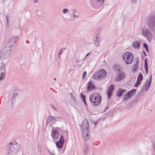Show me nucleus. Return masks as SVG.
Segmentation results:
<instances>
[{
  "mask_svg": "<svg viewBox=\"0 0 155 155\" xmlns=\"http://www.w3.org/2000/svg\"><path fill=\"white\" fill-rule=\"evenodd\" d=\"M121 67L119 65H116L114 66L115 69L119 72L120 71Z\"/></svg>",
  "mask_w": 155,
  "mask_h": 155,
  "instance_id": "nucleus-26",
  "label": "nucleus"
},
{
  "mask_svg": "<svg viewBox=\"0 0 155 155\" xmlns=\"http://www.w3.org/2000/svg\"><path fill=\"white\" fill-rule=\"evenodd\" d=\"M80 96L81 97V98H82V99L83 100V101H84V102H85V96L83 94V93H81V94Z\"/></svg>",
  "mask_w": 155,
  "mask_h": 155,
  "instance_id": "nucleus-28",
  "label": "nucleus"
},
{
  "mask_svg": "<svg viewBox=\"0 0 155 155\" xmlns=\"http://www.w3.org/2000/svg\"><path fill=\"white\" fill-rule=\"evenodd\" d=\"M12 53L11 48L5 47L2 48L0 51V58L1 59H6L9 58Z\"/></svg>",
  "mask_w": 155,
  "mask_h": 155,
  "instance_id": "nucleus-3",
  "label": "nucleus"
},
{
  "mask_svg": "<svg viewBox=\"0 0 155 155\" xmlns=\"http://www.w3.org/2000/svg\"><path fill=\"white\" fill-rule=\"evenodd\" d=\"M82 136L85 141L87 140L90 138L89 123L87 119L83 120L81 127Z\"/></svg>",
  "mask_w": 155,
  "mask_h": 155,
  "instance_id": "nucleus-1",
  "label": "nucleus"
},
{
  "mask_svg": "<svg viewBox=\"0 0 155 155\" xmlns=\"http://www.w3.org/2000/svg\"><path fill=\"white\" fill-rule=\"evenodd\" d=\"M104 0H97V2H100L101 4L103 5L104 2Z\"/></svg>",
  "mask_w": 155,
  "mask_h": 155,
  "instance_id": "nucleus-33",
  "label": "nucleus"
},
{
  "mask_svg": "<svg viewBox=\"0 0 155 155\" xmlns=\"http://www.w3.org/2000/svg\"><path fill=\"white\" fill-rule=\"evenodd\" d=\"M97 122H94V125L95 126L96 125V124H97Z\"/></svg>",
  "mask_w": 155,
  "mask_h": 155,
  "instance_id": "nucleus-41",
  "label": "nucleus"
},
{
  "mask_svg": "<svg viewBox=\"0 0 155 155\" xmlns=\"http://www.w3.org/2000/svg\"><path fill=\"white\" fill-rule=\"evenodd\" d=\"M106 71L104 69H101L93 75L92 78L97 80H101L106 77Z\"/></svg>",
  "mask_w": 155,
  "mask_h": 155,
  "instance_id": "nucleus-4",
  "label": "nucleus"
},
{
  "mask_svg": "<svg viewBox=\"0 0 155 155\" xmlns=\"http://www.w3.org/2000/svg\"><path fill=\"white\" fill-rule=\"evenodd\" d=\"M62 51L61 50H60V51H59V53H58V57L59 58L60 57V55L62 53Z\"/></svg>",
  "mask_w": 155,
  "mask_h": 155,
  "instance_id": "nucleus-35",
  "label": "nucleus"
},
{
  "mask_svg": "<svg viewBox=\"0 0 155 155\" xmlns=\"http://www.w3.org/2000/svg\"><path fill=\"white\" fill-rule=\"evenodd\" d=\"M152 75H151L149 77V81H148V80H147L146 82L145 83V90L146 91H147L149 87L150 86V85L151 83V80H152Z\"/></svg>",
  "mask_w": 155,
  "mask_h": 155,
  "instance_id": "nucleus-16",
  "label": "nucleus"
},
{
  "mask_svg": "<svg viewBox=\"0 0 155 155\" xmlns=\"http://www.w3.org/2000/svg\"><path fill=\"white\" fill-rule=\"evenodd\" d=\"M64 138L62 135H61L59 140L56 143L57 147L60 149H61L64 144Z\"/></svg>",
  "mask_w": 155,
  "mask_h": 155,
  "instance_id": "nucleus-14",
  "label": "nucleus"
},
{
  "mask_svg": "<svg viewBox=\"0 0 155 155\" xmlns=\"http://www.w3.org/2000/svg\"><path fill=\"white\" fill-rule=\"evenodd\" d=\"M143 46L145 48L147 51H148V47L147 46V45L146 43H144L143 44Z\"/></svg>",
  "mask_w": 155,
  "mask_h": 155,
  "instance_id": "nucleus-34",
  "label": "nucleus"
},
{
  "mask_svg": "<svg viewBox=\"0 0 155 155\" xmlns=\"http://www.w3.org/2000/svg\"><path fill=\"white\" fill-rule=\"evenodd\" d=\"M56 118L55 117L50 115L48 117L47 122L48 123L52 124L56 121Z\"/></svg>",
  "mask_w": 155,
  "mask_h": 155,
  "instance_id": "nucleus-18",
  "label": "nucleus"
},
{
  "mask_svg": "<svg viewBox=\"0 0 155 155\" xmlns=\"http://www.w3.org/2000/svg\"><path fill=\"white\" fill-rule=\"evenodd\" d=\"M138 68L137 65V64H135L133 66V71L136 72L137 71Z\"/></svg>",
  "mask_w": 155,
  "mask_h": 155,
  "instance_id": "nucleus-27",
  "label": "nucleus"
},
{
  "mask_svg": "<svg viewBox=\"0 0 155 155\" xmlns=\"http://www.w3.org/2000/svg\"><path fill=\"white\" fill-rule=\"evenodd\" d=\"M147 24L150 28L152 30H155V16L152 15L150 17L147 21Z\"/></svg>",
  "mask_w": 155,
  "mask_h": 155,
  "instance_id": "nucleus-8",
  "label": "nucleus"
},
{
  "mask_svg": "<svg viewBox=\"0 0 155 155\" xmlns=\"http://www.w3.org/2000/svg\"><path fill=\"white\" fill-rule=\"evenodd\" d=\"M141 34L143 36L148 40L149 42H151L152 35L150 33L148 29L146 28L142 29L141 30Z\"/></svg>",
  "mask_w": 155,
  "mask_h": 155,
  "instance_id": "nucleus-7",
  "label": "nucleus"
},
{
  "mask_svg": "<svg viewBox=\"0 0 155 155\" xmlns=\"http://www.w3.org/2000/svg\"><path fill=\"white\" fill-rule=\"evenodd\" d=\"M89 54V53H88L86 55V57H87Z\"/></svg>",
  "mask_w": 155,
  "mask_h": 155,
  "instance_id": "nucleus-43",
  "label": "nucleus"
},
{
  "mask_svg": "<svg viewBox=\"0 0 155 155\" xmlns=\"http://www.w3.org/2000/svg\"><path fill=\"white\" fill-rule=\"evenodd\" d=\"M5 77V74L4 72H1L0 81H2Z\"/></svg>",
  "mask_w": 155,
  "mask_h": 155,
  "instance_id": "nucleus-24",
  "label": "nucleus"
},
{
  "mask_svg": "<svg viewBox=\"0 0 155 155\" xmlns=\"http://www.w3.org/2000/svg\"><path fill=\"white\" fill-rule=\"evenodd\" d=\"M122 58L123 61L127 65L131 64L134 60L133 55L129 52L124 53L122 56Z\"/></svg>",
  "mask_w": 155,
  "mask_h": 155,
  "instance_id": "nucleus-5",
  "label": "nucleus"
},
{
  "mask_svg": "<svg viewBox=\"0 0 155 155\" xmlns=\"http://www.w3.org/2000/svg\"><path fill=\"white\" fill-rule=\"evenodd\" d=\"M5 64H2L0 67L1 72H4L5 71Z\"/></svg>",
  "mask_w": 155,
  "mask_h": 155,
  "instance_id": "nucleus-23",
  "label": "nucleus"
},
{
  "mask_svg": "<svg viewBox=\"0 0 155 155\" xmlns=\"http://www.w3.org/2000/svg\"><path fill=\"white\" fill-rule=\"evenodd\" d=\"M84 102L85 104V105H87V103H86V101L85 100V102Z\"/></svg>",
  "mask_w": 155,
  "mask_h": 155,
  "instance_id": "nucleus-42",
  "label": "nucleus"
},
{
  "mask_svg": "<svg viewBox=\"0 0 155 155\" xmlns=\"http://www.w3.org/2000/svg\"><path fill=\"white\" fill-rule=\"evenodd\" d=\"M5 17H6V19L7 21V22H8V17L7 16H6Z\"/></svg>",
  "mask_w": 155,
  "mask_h": 155,
  "instance_id": "nucleus-38",
  "label": "nucleus"
},
{
  "mask_svg": "<svg viewBox=\"0 0 155 155\" xmlns=\"http://www.w3.org/2000/svg\"><path fill=\"white\" fill-rule=\"evenodd\" d=\"M56 78H54V80H56Z\"/></svg>",
  "mask_w": 155,
  "mask_h": 155,
  "instance_id": "nucleus-44",
  "label": "nucleus"
},
{
  "mask_svg": "<svg viewBox=\"0 0 155 155\" xmlns=\"http://www.w3.org/2000/svg\"><path fill=\"white\" fill-rule=\"evenodd\" d=\"M48 151L49 152L50 154L51 155H55V154L54 151L52 149L48 150Z\"/></svg>",
  "mask_w": 155,
  "mask_h": 155,
  "instance_id": "nucleus-29",
  "label": "nucleus"
},
{
  "mask_svg": "<svg viewBox=\"0 0 155 155\" xmlns=\"http://www.w3.org/2000/svg\"><path fill=\"white\" fill-rule=\"evenodd\" d=\"M140 43L137 41H135L133 42V47L137 49H139L140 48Z\"/></svg>",
  "mask_w": 155,
  "mask_h": 155,
  "instance_id": "nucleus-20",
  "label": "nucleus"
},
{
  "mask_svg": "<svg viewBox=\"0 0 155 155\" xmlns=\"http://www.w3.org/2000/svg\"><path fill=\"white\" fill-rule=\"evenodd\" d=\"M126 90H123L120 89L119 90L118 92L117 93V96L118 97L121 96L122 94L126 92Z\"/></svg>",
  "mask_w": 155,
  "mask_h": 155,
  "instance_id": "nucleus-21",
  "label": "nucleus"
},
{
  "mask_svg": "<svg viewBox=\"0 0 155 155\" xmlns=\"http://www.w3.org/2000/svg\"><path fill=\"white\" fill-rule=\"evenodd\" d=\"M143 80V75L141 73L137 77V81L135 84V86L137 87L140 84L141 81Z\"/></svg>",
  "mask_w": 155,
  "mask_h": 155,
  "instance_id": "nucleus-17",
  "label": "nucleus"
},
{
  "mask_svg": "<svg viewBox=\"0 0 155 155\" xmlns=\"http://www.w3.org/2000/svg\"><path fill=\"white\" fill-rule=\"evenodd\" d=\"M125 77V73L121 71L118 72L116 75L115 80L117 81H119L124 79Z\"/></svg>",
  "mask_w": 155,
  "mask_h": 155,
  "instance_id": "nucleus-12",
  "label": "nucleus"
},
{
  "mask_svg": "<svg viewBox=\"0 0 155 155\" xmlns=\"http://www.w3.org/2000/svg\"><path fill=\"white\" fill-rule=\"evenodd\" d=\"M74 17H76L78 18L79 17V16L78 15H73V17L74 18Z\"/></svg>",
  "mask_w": 155,
  "mask_h": 155,
  "instance_id": "nucleus-37",
  "label": "nucleus"
},
{
  "mask_svg": "<svg viewBox=\"0 0 155 155\" xmlns=\"http://www.w3.org/2000/svg\"><path fill=\"white\" fill-rule=\"evenodd\" d=\"M8 147L11 151L15 153L18 152L20 148L19 145L15 143H10Z\"/></svg>",
  "mask_w": 155,
  "mask_h": 155,
  "instance_id": "nucleus-9",
  "label": "nucleus"
},
{
  "mask_svg": "<svg viewBox=\"0 0 155 155\" xmlns=\"http://www.w3.org/2000/svg\"><path fill=\"white\" fill-rule=\"evenodd\" d=\"M101 95L96 92L92 94L89 97L90 101L91 104L95 106H98L101 104Z\"/></svg>",
  "mask_w": 155,
  "mask_h": 155,
  "instance_id": "nucleus-2",
  "label": "nucleus"
},
{
  "mask_svg": "<svg viewBox=\"0 0 155 155\" xmlns=\"http://www.w3.org/2000/svg\"><path fill=\"white\" fill-rule=\"evenodd\" d=\"M74 100H75V98L74 97Z\"/></svg>",
  "mask_w": 155,
  "mask_h": 155,
  "instance_id": "nucleus-45",
  "label": "nucleus"
},
{
  "mask_svg": "<svg viewBox=\"0 0 155 155\" xmlns=\"http://www.w3.org/2000/svg\"><path fill=\"white\" fill-rule=\"evenodd\" d=\"M86 74L87 72L86 71H84L83 73V75L82 76V78L83 79H84L85 78Z\"/></svg>",
  "mask_w": 155,
  "mask_h": 155,
  "instance_id": "nucleus-32",
  "label": "nucleus"
},
{
  "mask_svg": "<svg viewBox=\"0 0 155 155\" xmlns=\"http://www.w3.org/2000/svg\"><path fill=\"white\" fill-rule=\"evenodd\" d=\"M152 147L153 150H155V142L153 144Z\"/></svg>",
  "mask_w": 155,
  "mask_h": 155,
  "instance_id": "nucleus-36",
  "label": "nucleus"
},
{
  "mask_svg": "<svg viewBox=\"0 0 155 155\" xmlns=\"http://www.w3.org/2000/svg\"><path fill=\"white\" fill-rule=\"evenodd\" d=\"M88 149L87 147L85 148V149L84 150V154L85 155H87L88 152Z\"/></svg>",
  "mask_w": 155,
  "mask_h": 155,
  "instance_id": "nucleus-30",
  "label": "nucleus"
},
{
  "mask_svg": "<svg viewBox=\"0 0 155 155\" xmlns=\"http://www.w3.org/2000/svg\"><path fill=\"white\" fill-rule=\"evenodd\" d=\"M101 38L100 34H97L93 38V41L94 45L97 47L101 46Z\"/></svg>",
  "mask_w": 155,
  "mask_h": 155,
  "instance_id": "nucleus-10",
  "label": "nucleus"
},
{
  "mask_svg": "<svg viewBox=\"0 0 155 155\" xmlns=\"http://www.w3.org/2000/svg\"><path fill=\"white\" fill-rule=\"evenodd\" d=\"M18 94L17 93H15L13 95L11 100V104H12L15 102V99Z\"/></svg>",
  "mask_w": 155,
  "mask_h": 155,
  "instance_id": "nucleus-22",
  "label": "nucleus"
},
{
  "mask_svg": "<svg viewBox=\"0 0 155 155\" xmlns=\"http://www.w3.org/2000/svg\"><path fill=\"white\" fill-rule=\"evenodd\" d=\"M7 155H12V153H9Z\"/></svg>",
  "mask_w": 155,
  "mask_h": 155,
  "instance_id": "nucleus-40",
  "label": "nucleus"
},
{
  "mask_svg": "<svg viewBox=\"0 0 155 155\" xmlns=\"http://www.w3.org/2000/svg\"><path fill=\"white\" fill-rule=\"evenodd\" d=\"M144 67L145 68V71L146 73V74H147V72H148V67H147V60L146 59L145 60Z\"/></svg>",
  "mask_w": 155,
  "mask_h": 155,
  "instance_id": "nucleus-25",
  "label": "nucleus"
},
{
  "mask_svg": "<svg viewBox=\"0 0 155 155\" xmlns=\"http://www.w3.org/2000/svg\"><path fill=\"white\" fill-rule=\"evenodd\" d=\"M51 136L55 140H57L59 136L58 130L56 129H52L51 130Z\"/></svg>",
  "mask_w": 155,
  "mask_h": 155,
  "instance_id": "nucleus-13",
  "label": "nucleus"
},
{
  "mask_svg": "<svg viewBox=\"0 0 155 155\" xmlns=\"http://www.w3.org/2000/svg\"><path fill=\"white\" fill-rule=\"evenodd\" d=\"M132 2L133 3H135L136 2V0H132Z\"/></svg>",
  "mask_w": 155,
  "mask_h": 155,
  "instance_id": "nucleus-39",
  "label": "nucleus"
},
{
  "mask_svg": "<svg viewBox=\"0 0 155 155\" xmlns=\"http://www.w3.org/2000/svg\"><path fill=\"white\" fill-rule=\"evenodd\" d=\"M95 89L94 82L91 81L88 82L87 85V90L88 91H94Z\"/></svg>",
  "mask_w": 155,
  "mask_h": 155,
  "instance_id": "nucleus-15",
  "label": "nucleus"
},
{
  "mask_svg": "<svg viewBox=\"0 0 155 155\" xmlns=\"http://www.w3.org/2000/svg\"><path fill=\"white\" fill-rule=\"evenodd\" d=\"M114 85L113 84L110 85L108 87L107 91V94L108 96V99H109L110 96L112 93V92L114 90Z\"/></svg>",
  "mask_w": 155,
  "mask_h": 155,
  "instance_id": "nucleus-19",
  "label": "nucleus"
},
{
  "mask_svg": "<svg viewBox=\"0 0 155 155\" xmlns=\"http://www.w3.org/2000/svg\"><path fill=\"white\" fill-rule=\"evenodd\" d=\"M68 11V10L67 9L64 8L63 9L62 12L64 14H65Z\"/></svg>",
  "mask_w": 155,
  "mask_h": 155,
  "instance_id": "nucleus-31",
  "label": "nucleus"
},
{
  "mask_svg": "<svg viewBox=\"0 0 155 155\" xmlns=\"http://www.w3.org/2000/svg\"><path fill=\"white\" fill-rule=\"evenodd\" d=\"M136 92V89H133L125 94L123 96V100L124 101H127L128 99L130 98L132 95H133L134 93H135Z\"/></svg>",
  "mask_w": 155,
  "mask_h": 155,
  "instance_id": "nucleus-11",
  "label": "nucleus"
},
{
  "mask_svg": "<svg viewBox=\"0 0 155 155\" xmlns=\"http://www.w3.org/2000/svg\"><path fill=\"white\" fill-rule=\"evenodd\" d=\"M18 38V37L17 36H11L8 39L6 46L8 47H12L16 44Z\"/></svg>",
  "mask_w": 155,
  "mask_h": 155,
  "instance_id": "nucleus-6",
  "label": "nucleus"
}]
</instances>
